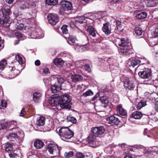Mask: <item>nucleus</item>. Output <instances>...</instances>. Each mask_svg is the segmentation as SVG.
<instances>
[{"label": "nucleus", "mask_w": 158, "mask_h": 158, "mask_svg": "<svg viewBox=\"0 0 158 158\" xmlns=\"http://www.w3.org/2000/svg\"><path fill=\"white\" fill-rule=\"evenodd\" d=\"M67 119L69 122H70L73 123H75L77 122V120L75 118L71 116H68Z\"/></svg>", "instance_id": "obj_45"}, {"label": "nucleus", "mask_w": 158, "mask_h": 158, "mask_svg": "<svg viewBox=\"0 0 158 158\" xmlns=\"http://www.w3.org/2000/svg\"><path fill=\"white\" fill-rule=\"evenodd\" d=\"M153 37H158V29L156 28L155 29L154 32V34L153 35Z\"/></svg>", "instance_id": "obj_58"}, {"label": "nucleus", "mask_w": 158, "mask_h": 158, "mask_svg": "<svg viewBox=\"0 0 158 158\" xmlns=\"http://www.w3.org/2000/svg\"><path fill=\"white\" fill-rule=\"evenodd\" d=\"M77 158H83L84 157V155L81 152H78L76 153Z\"/></svg>", "instance_id": "obj_57"}, {"label": "nucleus", "mask_w": 158, "mask_h": 158, "mask_svg": "<svg viewBox=\"0 0 158 158\" xmlns=\"http://www.w3.org/2000/svg\"><path fill=\"white\" fill-rule=\"evenodd\" d=\"M87 31L89 33L90 35L93 37L96 36L97 32L92 26H89L87 29Z\"/></svg>", "instance_id": "obj_24"}, {"label": "nucleus", "mask_w": 158, "mask_h": 158, "mask_svg": "<svg viewBox=\"0 0 158 158\" xmlns=\"http://www.w3.org/2000/svg\"><path fill=\"white\" fill-rule=\"evenodd\" d=\"M54 79L57 81L58 83L60 84H62L64 81V79L59 75L55 76L54 77Z\"/></svg>", "instance_id": "obj_35"}, {"label": "nucleus", "mask_w": 158, "mask_h": 158, "mask_svg": "<svg viewBox=\"0 0 158 158\" xmlns=\"http://www.w3.org/2000/svg\"><path fill=\"white\" fill-rule=\"evenodd\" d=\"M73 155V152L70 151L69 152H66L64 154V156L66 157L69 158L72 157Z\"/></svg>", "instance_id": "obj_50"}, {"label": "nucleus", "mask_w": 158, "mask_h": 158, "mask_svg": "<svg viewBox=\"0 0 158 158\" xmlns=\"http://www.w3.org/2000/svg\"><path fill=\"white\" fill-rule=\"evenodd\" d=\"M156 149L157 148L155 147L149 148L146 150L145 154L147 155V154H148L149 157L152 158L154 156L157 154Z\"/></svg>", "instance_id": "obj_11"}, {"label": "nucleus", "mask_w": 158, "mask_h": 158, "mask_svg": "<svg viewBox=\"0 0 158 158\" xmlns=\"http://www.w3.org/2000/svg\"><path fill=\"white\" fill-rule=\"evenodd\" d=\"M118 51L119 53L123 56H129L133 53L132 49L130 46L121 47Z\"/></svg>", "instance_id": "obj_7"}, {"label": "nucleus", "mask_w": 158, "mask_h": 158, "mask_svg": "<svg viewBox=\"0 0 158 158\" xmlns=\"http://www.w3.org/2000/svg\"><path fill=\"white\" fill-rule=\"evenodd\" d=\"M42 96L41 93L39 92L34 93L33 94V99L35 102H38Z\"/></svg>", "instance_id": "obj_28"}, {"label": "nucleus", "mask_w": 158, "mask_h": 158, "mask_svg": "<svg viewBox=\"0 0 158 158\" xmlns=\"http://www.w3.org/2000/svg\"><path fill=\"white\" fill-rule=\"evenodd\" d=\"M10 13V10L9 9H4L0 10V24H2L5 23L9 24L10 22L8 21V16Z\"/></svg>", "instance_id": "obj_4"}, {"label": "nucleus", "mask_w": 158, "mask_h": 158, "mask_svg": "<svg viewBox=\"0 0 158 158\" xmlns=\"http://www.w3.org/2000/svg\"><path fill=\"white\" fill-rule=\"evenodd\" d=\"M138 62L137 60L134 59L131 60L129 59L127 63L126 66L130 70L132 71V68H133L135 66L137 65Z\"/></svg>", "instance_id": "obj_12"}, {"label": "nucleus", "mask_w": 158, "mask_h": 158, "mask_svg": "<svg viewBox=\"0 0 158 158\" xmlns=\"http://www.w3.org/2000/svg\"><path fill=\"white\" fill-rule=\"evenodd\" d=\"M115 117L114 116H111L107 118V120L108 121V120H109L108 123L111 124L112 122H113Z\"/></svg>", "instance_id": "obj_53"}, {"label": "nucleus", "mask_w": 158, "mask_h": 158, "mask_svg": "<svg viewBox=\"0 0 158 158\" xmlns=\"http://www.w3.org/2000/svg\"><path fill=\"white\" fill-rule=\"evenodd\" d=\"M25 114V111L24 109H23L21 111L20 116H24Z\"/></svg>", "instance_id": "obj_62"}, {"label": "nucleus", "mask_w": 158, "mask_h": 158, "mask_svg": "<svg viewBox=\"0 0 158 158\" xmlns=\"http://www.w3.org/2000/svg\"><path fill=\"white\" fill-rule=\"evenodd\" d=\"M16 60L20 64H22L24 62V60L23 59L22 57L20 55L18 54L15 56Z\"/></svg>", "instance_id": "obj_36"}, {"label": "nucleus", "mask_w": 158, "mask_h": 158, "mask_svg": "<svg viewBox=\"0 0 158 158\" xmlns=\"http://www.w3.org/2000/svg\"><path fill=\"white\" fill-rule=\"evenodd\" d=\"M4 40H1L0 37V50L3 49L4 47Z\"/></svg>", "instance_id": "obj_56"}, {"label": "nucleus", "mask_w": 158, "mask_h": 158, "mask_svg": "<svg viewBox=\"0 0 158 158\" xmlns=\"http://www.w3.org/2000/svg\"><path fill=\"white\" fill-rule=\"evenodd\" d=\"M115 24L116 25L117 28L118 29L121 28L122 27V25L121 23L118 20H116L114 22Z\"/></svg>", "instance_id": "obj_49"}, {"label": "nucleus", "mask_w": 158, "mask_h": 158, "mask_svg": "<svg viewBox=\"0 0 158 158\" xmlns=\"http://www.w3.org/2000/svg\"><path fill=\"white\" fill-rule=\"evenodd\" d=\"M58 133L62 140L68 142L74 135L73 132L68 127H62L59 130Z\"/></svg>", "instance_id": "obj_2"}, {"label": "nucleus", "mask_w": 158, "mask_h": 158, "mask_svg": "<svg viewBox=\"0 0 158 158\" xmlns=\"http://www.w3.org/2000/svg\"><path fill=\"white\" fill-rule=\"evenodd\" d=\"M45 120V118L41 116L39 119L37 120L36 123V124L39 126H41L43 125L44 123Z\"/></svg>", "instance_id": "obj_30"}, {"label": "nucleus", "mask_w": 158, "mask_h": 158, "mask_svg": "<svg viewBox=\"0 0 158 158\" xmlns=\"http://www.w3.org/2000/svg\"><path fill=\"white\" fill-rule=\"evenodd\" d=\"M61 149L60 147H59L55 143H51L48 145L47 151L49 153L53 155L55 157L59 155L60 151Z\"/></svg>", "instance_id": "obj_3"}, {"label": "nucleus", "mask_w": 158, "mask_h": 158, "mask_svg": "<svg viewBox=\"0 0 158 158\" xmlns=\"http://www.w3.org/2000/svg\"><path fill=\"white\" fill-rule=\"evenodd\" d=\"M129 41L127 40H125L124 39H117L116 44L119 46L122 47L129 46L128 44Z\"/></svg>", "instance_id": "obj_17"}, {"label": "nucleus", "mask_w": 158, "mask_h": 158, "mask_svg": "<svg viewBox=\"0 0 158 158\" xmlns=\"http://www.w3.org/2000/svg\"><path fill=\"white\" fill-rule=\"evenodd\" d=\"M101 102L104 104V106H106L109 103V100L106 96H103L100 97V99Z\"/></svg>", "instance_id": "obj_32"}, {"label": "nucleus", "mask_w": 158, "mask_h": 158, "mask_svg": "<svg viewBox=\"0 0 158 158\" xmlns=\"http://www.w3.org/2000/svg\"><path fill=\"white\" fill-rule=\"evenodd\" d=\"M7 61L6 60H3L0 62V70H2L7 64Z\"/></svg>", "instance_id": "obj_38"}, {"label": "nucleus", "mask_w": 158, "mask_h": 158, "mask_svg": "<svg viewBox=\"0 0 158 158\" xmlns=\"http://www.w3.org/2000/svg\"><path fill=\"white\" fill-rule=\"evenodd\" d=\"M32 38L40 39L44 36V34L42 30L40 28H36L35 31H32L31 33Z\"/></svg>", "instance_id": "obj_9"}, {"label": "nucleus", "mask_w": 158, "mask_h": 158, "mask_svg": "<svg viewBox=\"0 0 158 158\" xmlns=\"http://www.w3.org/2000/svg\"><path fill=\"white\" fill-rule=\"evenodd\" d=\"M89 142L90 146L93 148H96L98 146L95 145L96 142V140L90 136L89 137Z\"/></svg>", "instance_id": "obj_31"}, {"label": "nucleus", "mask_w": 158, "mask_h": 158, "mask_svg": "<svg viewBox=\"0 0 158 158\" xmlns=\"http://www.w3.org/2000/svg\"><path fill=\"white\" fill-rule=\"evenodd\" d=\"M59 104L56 107L57 109H70L71 98L68 94H65L58 97Z\"/></svg>", "instance_id": "obj_1"}, {"label": "nucleus", "mask_w": 158, "mask_h": 158, "mask_svg": "<svg viewBox=\"0 0 158 158\" xmlns=\"http://www.w3.org/2000/svg\"><path fill=\"white\" fill-rule=\"evenodd\" d=\"M54 64L56 65H60L63 63V62L61 58H55L53 61Z\"/></svg>", "instance_id": "obj_33"}, {"label": "nucleus", "mask_w": 158, "mask_h": 158, "mask_svg": "<svg viewBox=\"0 0 158 158\" xmlns=\"http://www.w3.org/2000/svg\"><path fill=\"white\" fill-rule=\"evenodd\" d=\"M15 134L17 135L16 137L17 139V141H21L23 140L24 138V134L23 131H18L15 133Z\"/></svg>", "instance_id": "obj_26"}, {"label": "nucleus", "mask_w": 158, "mask_h": 158, "mask_svg": "<svg viewBox=\"0 0 158 158\" xmlns=\"http://www.w3.org/2000/svg\"><path fill=\"white\" fill-rule=\"evenodd\" d=\"M71 77L73 82H77L80 81L82 80L83 78L81 75L77 74L72 75Z\"/></svg>", "instance_id": "obj_20"}, {"label": "nucleus", "mask_w": 158, "mask_h": 158, "mask_svg": "<svg viewBox=\"0 0 158 158\" xmlns=\"http://www.w3.org/2000/svg\"><path fill=\"white\" fill-rule=\"evenodd\" d=\"M7 122H5L0 123V135H3L6 131L7 129H8Z\"/></svg>", "instance_id": "obj_13"}, {"label": "nucleus", "mask_w": 158, "mask_h": 158, "mask_svg": "<svg viewBox=\"0 0 158 158\" xmlns=\"http://www.w3.org/2000/svg\"><path fill=\"white\" fill-rule=\"evenodd\" d=\"M19 73V70L16 69L15 67H13L10 71L8 78L10 79H13L17 76Z\"/></svg>", "instance_id": "obj_16"}, {"label": "nucleus", "mask_w": 158, "mask_h": 158, "mask_svg": "<svg viewBox=\"0 0 158 158\" xmlns=\"http://www.w3.org/2000/svg\"><path fill=\"white\" fill-rule=\"evenodd\" d=\"M72 4L69 2L64 1L61 5L60 10L61 11H65L71 10Z\"/></svg>", "instance_id": "obj_10"}, {"label": "nucleus", "mask_w": 158, "mask_h": 158, "mask_svg": "<svg viewBox=\"0 0 158 158\" xmlns=\"http://www.w3.org/2000/svg\"><path fill=\"white\" fill-rule=\"evenodd\" d=\"M93 94V92L90 89H88L85 93H84L82 96L84 97H86L87 96H91Z\"/></svg>", "instance_id": "obj_46"}, {"label": "nucleus", "mask_w": 158, "mask_h": 158, "mask_svg": "<svg viewBox=\"0 0 158 158\" xmlns=\"http://www.w3.org/2000/svg\"><path fill=\"white\" fill-rule=\"evenodd\" d=\"M131 117L130 118V120L132 121H133V119H138V111L133 112L131 115Z\"/></svg>", "instance_id": "obj_44"}, {"label": "nucleus", "mask_w": 158, "mask_h": 158, "mask_svg": "<svg viewBox=\"0 0 158 158\" xmlns=\"http://www.w3.org/2000/svg\"><path fill=\"white\" fill-rule=\"evenodd\" d=\"M4 149L6 151L11 150L13 149L12 145L8 143H6L4 146Z\"/></svg>", "instance_id": "obj_42"}, {"label": "nucleus", "mask_w": 158, "mask_h": 158, "mask_svg": "<svg viewBox=\"0 0 158 158\" xmlns=\"http://www.w3.org/2000/svg\"><path fill=\"white\" fill-rule=\"evenodd\" d=\"M7 104V102L5 100H0V109H4L6 108Z\"/></svg>", "instance_id": "obj_37"}, {"label": "nucleus", "mask_w": 158, "mask_h": 158, "mask_svg": "<svg viewBox=\"0 0 158 158\" xmlns=\"http://www.w3.org/2000/svg\"><path fill=\"white\" fill-rule=\"evenodd\" d=\"M47 17L48 23L52 25H55L59 22V18L56 14L50 13Z\"/></svg>", "instance_id": "obj_8"}, {"label": "nucleus", "mask_w": 158, "mask_h": 158, "mask_svg": "<svg viewBox=\"0 0 158 158\" xmlns=\"http://www.w3.org/2000/svg\"><path fill=\"white\" fill-rule=\"evenodd\" d=\"M146 101L143 99L142 100H140L139 102V109H141L143 107L146 105Z\"/></svg>", "instance_id": "obj_43"}, {"label": "nucleus", "mask_w": 158, "mask_h": 158, "mask_svg": "<svg viewBox=\"0 0 158 158\" xmlns=\"http://www.w3.org/2000/svg\"><path fill=\"white\" fill-rule=\"evenodd\" d=\"M16 136L17 135L15 133H12L8 134L6 137L9 141H17L16 137Z\"/></svg>", "instance_id": "obj_27"}, {"label": "nucleus", "mask_w": 158, "mask_h": 158, "mask_svg": "<svg viewBox=\"0 0 158 158\" xmlns=\"http://www.w3.org/2000/svg\"><path fill=\"white\" fill-rule=\"evenodd\" d=\"M58 98H53L51 100V106L52 107L51 109L52 110H54L55 111H56L57 110L60 109H57L56 106L59 104L58 103Z\"/></svg>", "instance_id": "obj_15"}, {"label": "nucleus", "mask_w": 158, "mask_h": 158, "mask_svg": "<svg viewBox=\"0 0 158 158\" xmlns=\"http://www.w3.org/2000/svg\"><path fill=\"white\" fill-rule=\"evenodd\" d=\"M157 2L156 0H149L148 2L147 6L148 7H153L156 6Z\"/></svg>", "instance_id": "obj_34"}, {"label": "nucleus", "mask_w": 158, "mask_h": 158, "mask_svg": "<svg viewBox=\"0 0 158 158\" xmlns=\"http://www.w3.org/2000/svg\"><path fill=\"white\" fill-rule=\"evenodd\" d=\"M23 24L22 23H20L18 25H16V27L17 29L19 30L23 29L25 27Z\"/></svg>", "instance_id": "obj_52"}, {"label": "nucleus", "mask_w": 158, "mask_h": 158, "mask_svg": "<svg viewBox=\"0 0 158 158\" xmlns=\"http://www.w3.org/2000/svg\"><path fill=\"white\" fill-rule=\"evenodd\" d=\"M7 122L8 124V128H10L11 129H13L15 128L17 125V123L15 121Z\"/></svg>", "instance_id": "obj_39"}, {"label": "nucleus", "mask_w": 158, "mask_h": 158, "mask_svg": "<svg viewBox=\"0 0 158 158\" xmlns=\"http://www.w3.org/2000/svg\"><path fill=\"white\" fill-rule=\"evenodd\" d=\"M120 122L119 120L117 118L115 117L114 119V120L113 122H112V123H113L115 125H118Z\"/></svg>", "instance_id": "obj_54"}, {"label": "nucleus", "mask_w": 158, "mask_h": 158, "mask_svg": "<svg viewBox=\"0 0 158 158\" xmlns=\"http://www.w3.org/2000/svg\"><path fill=\"white\" fill-rule=\"evenodd\" d=\"M84 60H77L75 62L74 64L77 67H82L84 65Z\"/></svg>", "instance_id": "obj_41"}, {"label": "nucleus", "mask_w": 158, "mask_h": 158, "mask_svg": "<svg viewBox=\"0 0 158 158\" xmlns=\"http://www.w3.org/2000/svg\"><path fill=\"white\" fill-rule=\"evenodd\" d=\"M117 111L118 113L122 116L126 115L127 113L124 109L122 108L121 105H118L117 106Z\"/></svg>", "instance_id": "obj_23"}, {"label": "nucleus", "mask_w": 158, "mask_h": 158, "mask_svg": "<svg viewBox=\"0 0 158 158\" xmlns=\"http://www.w3.org/2000/svg\"><path fill=\"white\" fill-rule=\"evenodd\" d=\"M67 27V26L65 25H63L61 27V29L63 34H67L68 33V31Z\"/></svg>", "instance_id": "obj_47"}, {"label": "nucleus", "mask_w": 158, "mask_h": 158, "mask_svg": "<svg viewBox=\"0 0 158 158\" xmlns=\"http://www.w3.org/2000/svg\"><path fill=\"white\" fill-rule=\"evenodd\" d=\"M151 72L150 70L139 72V76L141 78L148 79L151 77Z\"/></svg>", "instance_id": "obj_14"}, {"label": "nucleus", "mask_w": 158, "mask_h": 158, "mask_svg": "<svg viewBox=\"0 0 158 158\" xmlns=\"http://www.w3.org/2000/svg\"><path fill=\"white\" fill-rule=\"evenodd\" d=\"M134 35L136 37H138V27H136L135 29V31L134 32Z\"/></svg>", "instance_id": "obj_55"}, {"label": "nucleus", "mask_w": 158, "mask_h": 158, "mask_svg": "<svg viewBox=\"0 0 158 158\" xmlns=\"http://www.w3.org/2000/svg\"><path fill=\"white\" fill-rule=\"evenodd\" d=\"M147 16V13L145 12H142L139 13V19H142L145 18Z\"/></svg>", "instance_id": "obj_48"}, {"label": "nucleus", "mask_w": 158, "mask_h": 158, "mask_svg": "<svg viewBox=\"0 0 158 158\" xmlns=\"http://www.w3.org/2000/svg\"><path fill=\"white\" fill-rule=\"evenodd\" d=\"M27 158H38L35 155H28Z\"/></svg>", "instance_id": "obj_64"}, {"label": "nucleus", "mask_w": 158, "mask_h": 158, "mask_svg": "<svg viewBox=\"0 0 158 158\" xmlns=\"http://www.w3.org/2000/svg\"><path fill=\"white\" fill-rule=\"evenodd\" d=\"M76 44L74 46L73 48L77 51H84L86 50H89V48L87 47H86L84 45H79L78 43Z\"/></svg>", "instance_id": "obj_19"}, {"label": "nucleus", "mask_w": 158, "mask_h": 158, "mask_svg": "<svg viewBox=\"0 0 158 158\" xmlns=\"http://www.w3.org/2000/svg\"><path fill=\"white\" fill-rule=\"evenodd\" d=\"M61 89L60 86L54 84L52 86L51 90L52 93H55L60 92Z\"/></svg>", "instance_id": "obj_29"}, {"label": "nucleus", "mask_w": 158, "mask_h": 158, "mask_svg": "<svg viewBox=\"0 0 158 158\" xmlns=\"http://www.w3.org/2000/svg\"><path fill=\"white\" fill-rule=\"evenodd\" d=\"M105 131V129L103 126L95 127L91 128L93 136L96 137H101Z\"/></svg>", "instance_id": "obj_5"}, {"label": "nucleus", "mask_w": 158, "mask_h": 158, "mask_svg": "<svg viewBox=\"0 0 158 158\" xmlns=\"http://www.w3.org/2000/svg\"><path fill=\"white\" fill-rule=\"evenodd\" d=\"M139 150L140 152L145 151V148L142 146L139 145Z\"/></svg>", "instance_id": "obj_63"}, {"label": "nucleus", "mask_w": 158, "mask_h": 158, "mask_svg": "<svg viewBox=\"0 0 158 158\" xmlns=\"http://www.w3.org/2000/svg\"><path fill=\"white\" fill-rule=\"evenodd\" d=\"M102 30L105 34H109L111 31L110 26L107 23L104 24L102 27Z\"/></svg>", "instance_id": "obj_18"}, {"label": "nucleus", "mask_w": 158, "mask_h": 158, "mask_svg": "<svg viewBox=\"0 0 158 158\" xmlns=\"http://www.w3.org/2000/svg\"><path fill=\"white\" fill-rule=\"evenodd\" d=\"M44 142L40 140H35L34 143V147L37 149H39L43 146Z\"/></svg>", "instance_id": "obj_22"}, {"label": "nucleus", "mask_w": 158, "mask_h": 158, "mask_svg": "<svg viewBox=\"0 0 158 158\" xmlns=\"http://www.w3.org/2000/svg\"><path fill=\"white\" fill-rule=\"evenodd\" d=\"M49 73L50 71L49 70V69L48 68L45 67L44 69L43 72V74L44 75H46V74Z\"/></svg>", "instance_id": "obj_51"}, {"label": "nucleus", "mask_w": 158, "mask_h": 158, "mask_svg": "<svg viewBox=\"0 0 158 158\" xmlns=\"http://www.w3.org/2000/svg\"><path fill=\"white\" fill-rule=\"evenodd\" d=\"M85 69L88 71L89 72L90 70V69L89 66L88 64H85L83 65Z\"/></svg>", "instance_id": "obj_61"}, {"label": "nucleus", "mask_w": 158, "mask_h": 158, "mask_svg": "<svg viewBox=\"0 0 158 158\" xmlns=\"http://www.w3.org/2000/svg\"><path fill=\"white\" fill-rule=\"evenodd\" d=\"M68 39L69 40H68V43L71 45L74 46L75 45H77V44L78 43V40L75 37L69 36L68 37Z\"/></svg>", "instance_id": "obj_21"}, {"label": "nucleus", "mask_w": 158, "mask_h": 158, "mask_svg": "<svg viewBox=\"0 0 158 158\" xmlns=\"http://www.w3.org/2000/svg\"><path fill=\"white\" fill-rule=\"evenodd\" d=\"M88 20H89L88 18H85V16H82L77 18L76 19V21L77 23H87Z\"/></svg>", "instance_id": "obj_25"}, {"label": "nucleus", "mask_w": 158, "mask_h": 158, "mask_svg": "<svg viewBox=\"0 0 158 158\" xmlns=\"http://www.w3.org/2000/svg\"><path fill=\"white\" fill-rule=\"evenodd\" d=\"M133 78L131 77H125L124 78V86L127 89L129 90H132L135 87V85L133 82Z\"/></svg>", "instance_id": "obj_6"}, {"label": "nucleus", "mask_w": 158, "mask_h": 158, "mask_svg": "<svg viewBox=\"0 0 158 158\" xmlns=\"http://www.w3.org/2000/svg\"><path fill=\"white\" fill-rule=\"evenodd\" d=\"M15 34L16 37L19 38H21L23 36L22 34L19 32H16Z\"/></svg>", "instance_id": "obj_60"}, {"label": "nucleus", "mask_w": 158, "mask_h": 158, "mask_svg": "<svg viewBox=\"0 0 158 158\" xmlns=\"http://www.w3.org/2000/svg\"><path fill=\"white\" fill-rule=\"evenodd\" d=\"M58 3V0H46V3L49 5H55Z\"/></svg>", "instance_id": "obj_40"}, {"label": "nucleus", "mask_w": 158, "mask_h": 158, "mask_svg": "<svg viewBox=\"0 0 158 158\" xmlns=\"http://www.w3.org/2000/svg\"><path fill=\"white\" fill-rule=\"evenodd\" d=\"M9 156L10 158H15L17 156V154L14 152H12L9 154Z\"/></svg>", "instance_id": "obj_59"}]
</instances>
